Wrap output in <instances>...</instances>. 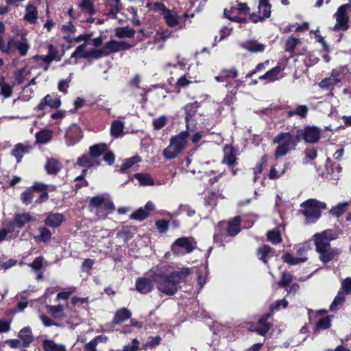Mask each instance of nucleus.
I'll use <instances>...</instances> for the list:
<instances>
[{"mask_svg":"<svg viewBox=\"0 0 351 351\" xmlns=\"http://www.w3.org/2000/svg\"><path fill=\"white\" fill-rule=\"evenodd\" d=\"M190 273L188 267L179 268L169 274L160 271L153 274V280L160 292L171 296L178 292L180 288V284L186 281Z\"/></svg>","mask_w":351,"mask_h":351,"instance_id":"nucleus-1","label":"nucleus"},{"mask_svg":"<svg viewBox=\"0 0 351 351\" xmlns=\"http://www.w3.org/2000/svg\"><path fill=\"white\" fill-rule=\"evenodd\" d=\"M274 143L278 144L275 150L276 158L286 156L291 150L294 149L299 141L290 132H281L273 140Z\"/></svg>","mask_w":351,"mask_h":351,"instance_id":"nucleus-2","label":"nucleus"},{"mask_svg":"<svg viewBox=\"0 0 351 351\" xmlns=\"http://www.w3.org/2000/svg\"><path fill=\"white\" fill-rule=\"evenodd\" d=\"M189 132L184 131L172 137L169 145L163 152L164 156L169 160L176 158L185 148Z\"/></svg>","mask_w":351,"mask_h":351,"instance_id":"nucleus-3","label":"nucleus"},{"mask_svg":"<svg viewBox=\"0 0 351 351\" xmlns=\"http://www.w3.org/2000/svg\"><path fill=\"white\" fill-rule=\"evenodd\" d=\"M304 209L302 214L306 217V221L314 223L321 215V210L326 208V204L314 199H308L301 204Z\"/></svg>","mask_w":351,"mask_h":351,"instance_id":"nucleus-4","label":"nucleus"},{"mask_svg":"<svg viewBox=\"0 0 351 351\" xmlns=\"http://www.w3.org/2000/svg\"><path fill=\"white\" fill-rule=\"evenodd\" d=\"M196 247V241L192 237H180L171 245L173 254L180 256L192 252Z\"/></svg>","mask_w":351,"mask_h":351,"instance_id":"nucleus-5","label":"nucleus"},{"mask_svg":"<svg viewBox=\"0 0 351 351\" xmlns=\"http://www.w3.org/2000/svg\"><path fill=\"white\" fill-rule=\"evenodd\" d=\"M340 232L336 229H327L313 237L315 250L331 246L330 242L338 238Z\"/></svg>","mask_w":351,"mask_h":351,"instance_id":"nucleus-6","label":"nucleus"},{"mask_svg":"<svg viewBox=\"0 0 351 351\" xmlns=\"http://www.w3.org/2000/svg\"><path fill=\"white\" fill-rule=\"evenodd\" d=\"M321 129L315 126H306L304 129L297 130L296 140L303 139L306 143L315 144L320 139Z\"/></svg>","mask_w":351,"mask_h":351,"instance_id":"nucleus-7","label":"nucleus"},{"mask_svg":"<svg viewBox=\"0 0 351 351\" xmlns=\"http://www.w3.org/2000/svg\"><path fill=\"white\" fill-rule=\"evenodd\" d=\"M351 9V4H343L339 7L337 11L334 14L336 19V24L333 28L334 30L346 31L349 28L348 11Z\"/></svg>","mask_w":351,"mask_h":351,"instance_id":"nucleus-8","label":"nucleus"},{"mask_svg":"<svg viewBox=\"0 0 351 351\" xmlns=\"http://www.w3.org/2000/svg\"><path fill=\"white\" fill-rule=\"evenodd\" d=\"M319 256V260L323 263L326 264L332 261L336 256H339L341 251V250L328 246L316 250Z\"/></svg>","mask_w":351,"mask_h":351,"instance_id":"nucleus-9","label":"nucleus"},{"mask_svg":"<svg viewBox=\"0 0 351 351\" xmlns=\"http://www.w3.org/2000/svg\"><path fill=\"white\" fill-rule=\"evenodd\" d=\"M64 137L67 146H73L82 138V132L77 125L73 124L66 130Z\"/></svg>","mask_w":351,"mask_h":351,"instance_id":"nucleus-10","label":"nucleus"},{"mask_svg":"<svg viewBox=\"0 0 351 351\" xmlns=\"http://www.w3.org/2000/svg\"><path fill=\"white\" fill-rule=\"evenodd\" d=\"M12 49H17L19 51L21 56H25L27 53V51L29 49V45L26 38H12L8 40L7 46L8 51Z\"/></svg>","mask_w":351,"mask_h":351,"instance_id":"nucleus-11","label":"nucleus"},{"mask_svg":"<svg viewBox=\"0 0 351 351\" xmlns=\"http://www.w3.org/2000/svg\"><path fill=\"white\" fill-rule=\"evenodd\" d=\"M258 8L259 15L257 16L255 14H253L251 16V19L254 23H257L270 16L271 5L269 3L268 0H260Z\"/></svg>","mask_w":351,"mask_h":351,"instance_id":"nucleus-12","label":"nucleus"},{"mask_svg":"<svg viewBox=\"0 0 351 351\" xmlns=\"http://www.w3.org/2000/svg\"><path fill=\"white\" fill-rule=\"evenodd\" d=\"M154 282L153 274L149 278H138L136 281V289L141 293H148L153 289Z\"/></svg>","mask_w":351,"mask_h":351,"instance_id":"nucleus-13","label":"nucleus"},{"mask_svg":"<svg viewBox=\"0 0 351 351\" xmlns=\"http://www.w3.org/2000/svg\"><path fill=\"white\" fill-rule=\"evenodd\" d=\"M129 45L125 42H119L115 40H111L106 43L103 47V53L107 56L110 53L117 52L128 48Z\"/></svg>","mask_w":351,"mask_h":351,"instance_id":"nucleus-14","label":"nucleus"},{"mask_svg":"<svg viewBox=\"0 0 351 351\" xmlns=\"http://www.w3.org/2000/svg\"><path fill=\"white\" fill-rule=\"evenodd\" d=\"M159 7L163 11L164 19L168 26L174 27L178 24V15L175 11L167 9L163 4H160Z\"/></svg>","mask_w":351,"mask_h":351,"instance_id":"nucleus-15","label":"nucleus"},{"mask_svg":"<svg viewBox=\"0 0 351 351\" xmlns=\"http://www.w3.org/2000/svg\"><path fill=\"white\" fill-rule=\"evenodd\" d=\"M65 220L64 216L61 213H50L45 219V223L52 228L59 227Z\"/></svg>","mask_w":351,"mask_h":351,"instance_id":"nucleus-16","label":"nucleus"},{"mask_svg":"<svg viewBox=\"0 0 351 351\" xmlns=\"http://www.w3.org/2000/svg\"><path fill=\"white\" fill-rule=\"evenodd\" d=\"M77 41L84 40V43L78 46L75 51L71 54V58H83V54L87 53V51H85V47L88 44H90L88 40H90V36L87 34L79 36L77 38Z\"/></svg>","mask_w":351,"mask_h":351,"instance_id":"nucleus-17","label":"nucleus"},{"mask_svg":"<svg viewBox=\"0 0 351 351\" xmlns=\"http://www.w3.org/2000/svg\"><path fill=\"white\" fill-rule=\"evenodd\" d=\"M104 200V197L98 195L92 197L90 201V207L91 208V211L94 212L99 219H104L106 217V213L99 214L101 204Z\"/></svg>","mask_w":351,"mask_h":351,"instance_id":"nucleus-18","label":"nucleus"},{"mask_svg":"<svg viewBox=\"0 0 351 351\" xmlns=\"http://www.w3.org/2000/svg\"><path fill=\"white\" fill-rule=\"evenodd\" d=\"M241 217L236 216L228 222L227 233L230 237H234L241 231Z\"/></svg>","mask_w":351,"mask_h":351,"instance_id":"nucleus-19","label":"nucleus"},{"mask_svg":"<svg viewBox=\"0 0 351 351\" xmlns=\"http://www.w3.org/2000/svg\"><path fill=\"white\" fill-rule=\"evenodd\" d=\"M269 315H266L260 319L256 326L251 329L252 331L256 332L258 334L264 336L270 329V324L267 322Z\"/></svg>","mask_w":351,"mask_h":351,"instance_id":"nucleus-20","label":"nucleus"},{"mask_svg":"<svg viewBox=\"0 0 351 351\" xmlns=\"http://www.w3.org/2000/svg\"><path fill=\"white\" fill-rule=\"evenodd\" d=\"M240 46L252 53L262 52L265 48L263 44L259 43L256 40H248L240 44Z\"/></svg>","mask_w":351,"mask_h":351,"instance_id":"nucleus-21","label":"nucleus"},{"mask_svg":"<svg viewBox=\"0 0 351 351\" xmlns=\"http://www.w3.org/2000/svg\"><path fill=\"white\" fill-rule=\"evenodd\" d=\"M47 49V55L41 57V59L43 62L46 63H50L53 60H60L61 56L59 53V51L55 47H53L52 45H48Z\"/></svg>","mask_w":351,"mask_h":351,"instance_id":"nucleus-22","label":"nucleus"},{"mask_svg":"<svg viewBox=\"0 0 351 351\" xmlns=\"http://www.w3.org/2000/svg\"><path fill=\"white\" fill-rule=\"evenodd\" d=\"M33 220L34 218L27 213L21 214L16 213L14 215L13 223L16 225V227L21 228L26 223Z\"/></svg>","mask_w":351,"mask_h":351,"instance_id":"nucleus-23","label":"nucleus"},{"mask_svg":"<svg viewBox=\"0 0 351 351\" xmlns=\"http://www.w3.org/2000/svg\"><path fill=\"white\" fill-rule=\"evenodd\" d=\"M45 170L49 174H57L61 169V164L55 158H50L45 166Z\"/></svg>","mask_w":351,"mask_h":351,"instance_id":"nucleus-24","label":"nucleus"},{"mask_svg":"<svg viewBox=\"0 0 351 351\" xmlns=\"http://www.w3.org/2000/svg\"><path fill=\"white\" fill-rule=\"evenodd\" d=\"M131 315V313L127 308H121L116 312L112 323L114 324H119L130 318Z\"/></svg>","mask_w":351,"mask_h":351,"instance_id":"nucleus-25","label":"nucleus"},{"mask_svg":"<svg viewBox=\"0 0 351 351\" xmlns=\"http://www.w3.org/2000/svg\"><path fill=\"white\" fill-rule=\"evenodd\" d=\"M107 151L106 143L95 144L89 148V154L93 158H97L104 154Z\"/></svg>","mask_w":351,"mask_h":351,"instance_id":"nucleus-26","label":"nucleus"},{"mask_svg":"<svg viewBox=\"0 0 351 351\" xmlns=\"http://www.w3.org/2000/svg\"><path fill=\"white\" fill-rule=\"evenodd\" d=\"M283 261L290 265H295L298 264L305 263L308 261V257L293 256L290 253L287 252L282 256Z\"/></svg>","mask_w":351,"mask_h":351,"instance_id":"nucleus-27","label":"nucleus"},{"mask_svg":"<svg viewBox=\"0 0 351 351\" xmlns=\"http://www.w3.org/2000/svg\"><path fill=\"white\" fill-rule=\"evenodd\" d=\"M282 69L280 66H276L272 69L267 71L264 75L259 77V80H267L269 82H274L278 79V75L280 74Z\"/></svg>","mask_w":351,"mask_h":351,"instance_id":"nucleus-28","label":"nucleus"},{"mask_svg":"<svg viewBox=\"0 0 351 351\" xmlns=\"http://www.w3.org/2000/svg\"><path fill=\"white\" fill-rule=\"evenodd\" d=\"M19 337L23 340V346L27 347L33 341L32 330L29 327H26L20 330Z\"/></svg>","mask_w":351,"mask_h":351,"instance_id":"nucleus-29","label":"nucleus"},{"mask_svg":"<svg viewBox=\"0 0 351 351\" xmlns=\"http://www.w3.org/2000/svg\"><path fill=\"white\" fill-rule=\"evenodd\" d=\"M289 163H285L283 167L280 168L278 170L276 169L277 165L271 167L268 177L271 180H275L279 178L280 176L284 175L289 167Z\"/></svg>","mask_w":351,"mask_h":351,"instance_id":"nucleus-30","label":"nucleus"},{"mask_svg":"<svg viewBox=\"0 0 351 351\" xmlns=\"http://www.w3.org/2000/svg\"><path fill=\"white\" fill-rule=\"evenodd\" d=\"M43 347L45 351H66L64 346L57 344L52 340H45Z\"/></svg>","mask_w":351,"mask_h":351,"instance_id":"nucleus-31","label":"nucleus"},{"mask_svg":"<svg viewBox=\"0 0 351 351\" xmlns=\"http://www.w3.org/2000/svg\"><path fill=\"white\" fill-rule=\"evenodd\" d=\"M26 13L24 19L31 24H34L38 19V12L36 7L27 5L26 7Z\"/></svg>","mask_w":351,"mask_h":351,"instance_id":"nucleus-32","label":"nucleus"},{"mask_svg":"<svg viewBox=\"0 0 351 351\" xmlns=\"http://www.w3.org/2000/svg\"><path fill=\"white\" fill-rule=\"evenodd\" d=\"M95 1V0H82V1L78 4V7L82 12H86L90 16L93 15L95 13V10L93 8Z\"/></svg>","mask_w":351,"mask_h":351,"instance_id":"nucleus-33","label":"nucleus"},{"mask_svg":"<svg viewBox=\"0 0 351 351\" xmlns=\"http://www.w3.org/2000/svg\"><path fill=\"white\" fill-rule=\"evenodd\" d=\"M95 164V160L90 155L84 154L82 156L77 159L76 165L79 167L90 168L93 167Z\"/></svg>","mask_w":351,"mask_h":351,"instance_id":"nucleus-34","label":"nucleus"},{"mask_svg":"<svg viewBox=\"0 0 351 351\" xmlns=\"http://www.w3.org/2000/svg\"><path fill=\"white\" fill-rule=\"evenodd\" d=\"M340 82V79L335 75H330L328 78L322 80L319 86L322 88L331 89L335 85Z\"/></svg>","mask_w":351,"mask_h":351,"instance_id":"nucleus-35","label":"nucleus"},{"mask_svg":"<svg viewBox=\"0 0 351 351\" xmlns=\"http://www.w3.org/2000/svg\"><path fill=\"white\" fill-rule=\"evenodd\" d=\"M13 93V86L7 84L4 81V78L0 79V95L4 98L7 99L10 97Z\"/></svg>","mask_w":351,"mask_h":351,"instance_id":"nucleus-36","label":"nucleus"},{"mask_svg":"<svg viewBox=\"0 0 351 351\" xmlns=\"http://www.w3.org/2000/svg\"><path fill=\"white\" fill-rule=\"evenodd\" d=\"M135 31L129 27H118L115 29V36L119 38H132Z\"/></svg>","mask_w":351,"mask_h":351,"instance_id":"nucleus-37","label":"nucleus"},{"mask_svg":"<svg viewBox=\"0 0 351 351\" xmlns=\"http://www.w3.org/2000/svg\"><path fill=\"white\" fill-rule=\"evenodd\" d=\"M134 178L138 181L141 186H152L154 184L153 179L149 174L136 173L134 175Z\"/></svg>","mask_w":351,"mask_h":351,"instance_id":"nucleus-38","label":"nucleus"},{"mask_svg":"<svg viewBox=\"0 0 351 351\" xmlns=\"http://www.w3.org/2000/svg\"><path fill=\"white\" fill-rule=\"evenodd\" d=\"M62 30L64 33V38L69 42H71V40L74 38L72 35L75 32V27L73 25V23L69 21L67 24L63 25L62 27Z\"/></svg>","mask_w":351,"mask_h":351,"instance_id":"nucleus-39","label":"nucleus"},{"mask_svg":"<svg viewBox=\"0 0 351 351\" xmlns=\"http://www.w3.org/2000/svg\"><path fill=\"white\" fill-rule=\"evenodd\" d=\"M123 128L124 125L123 122L118 120L114 121L110 127L111 135L114 137H119L123 134Z\"/></svg>","mask_w":351,"mask_h":351,"instance_id":"nucleus-40","label":"nucleus"},{"mask_svg":"<svg viewBox=\"0 0 351 351\" xmlns=\"http://www.w3.org/2000/svg\"><path fill=\"white\" fill-rule=\"evenodd\" d=\"M224 161L229 165H232L236 161L234 150L231 146L226 145L224 148Z\"/></svg>","mask_w":351,"mask_h":351,"instance_id":"nucleus-41","label":"nucleus"},{"mask_svg":"<svg viewBox=\"0 0 351 351\" xmlns=\"http://www.w3.org/2000/svg\"><path fill=\"white\" fill-rule=\"evenodd\" d=\"M39 234L36 238L40 241L47 243L51 239L52 233L51 231L45 227H40L38 229Z\"/></svg>","mask_w":351,"mask_h":351,"instance_id":"nucleus-42","label":"nucleus"},{"mask_svg":"<svg viewBox=\"0 0 351 351\" xmlns=\"http://www.w3.org/2000/svg\"><path fill=\"white\" fill-rule=\"evenodd\" d=\"M51 132L47 130L40 131L37 132L36 134V141L39 143L43 144L49 142L51 140Z\"/></svg>","mask_w":351,"mask_h":351,"instance_id":"nucleus-43","label":"nucleus"},{"mask_svg":"<svg viewBox=\"0 0 351 351\" xmlns=\"http://www.w3.org/2000/svg\"><path fill=\"white\" fill-rule=\"evenodd\" d=\"M331 326V317L326 316L322 319H320L315 326V331L318 332L321 330H326L330 327Z\"/></svg>","mask_w":351,"mask_h":351,"instance_id":"nucleus-44","label":"nucleus"},{"mask_svg":"<svg viewBox=\"0 0 351 351\" xmlns=\"http://www.w3.org/2000/svg\"><path fill=\"white\" fill-rule=\"evenodd\" d=\"M267 237L272 244L276 245L281 242V235L278 230H269L267 233Z\"/></svg>","mask_w":351,"mask_h":351,"instance_id":"nucleus-45","label":"nucleus"},{"mask_svg":"<svg viewBox=\"0 0 351 351\" xmlns=\"http://www.w3.org/2000/svg\"><path fill=\"white\" fill-rule=\"evenodd\" d=\"M308 112V108L305 105H301L298 106L295 110H292L288 112V117H291L293 115H298L302 118L306 117Z\"/></svg>","mask_w":351,"mask_h":351,"instance_id":"nucleus-46","label":"nucleus"},{"mask_svg":"<svg viewBox=\"0 0 351 351\" xmlns=\"http://www.w3.org/2000/svg\"><path fill=\"white\" fill-rule=\"evenodd\" d=\"M141 161V158L138 156H134L132 158H128L124 160L121 167V171L125 172L128 169L131 167L133 165Z\"/></svg>","mask_w":351,"mask_h":351,"instance_id":"nucleus-47","label":"nucleus"},{"mask_svg":"<svg viewBox=\"0 0 351 351\" xmlns=\"http://www.w3.org/2000/svg\"><path fill=\"white\" fill-rule=\"evenodd\" d=\"M347 206V202L340 203L337 206L332 207L330 210V213L335 217H339L346 211Z\"/></svg>","mask_w":351,"mask_h":351,"instance_id":"nucleus-48","label":"nucleus"},{"mask_svg":"<svg viewBox=\"0 0 351 351\" xmlns=\"http://www.w3.org/2000/svg\"><path fill=\"white\" fill-rule=\"evenodd\" d=\"M346 293L343 291H339L335 298L332 304L330 305V309L331 311H335L337 306L342 304L345 301L346 298Z\"/></svg>","mask_w":351,"mask_h":351,"instance_id":"nucleus-49","label":"nucleus"},{"mask_svg":"<svg viewBox=\"0 0 351 351\" xmlns=\"http://www.w3.org/2000/svg\"><path fill=\"white\" fill-rule=\"evenodd\" d=\"M45 258L43 256L36 257L32 263H29L28 266L30 267L34 271L38 272L43 267Z\"/></svg>","mask_w":351,"mask_h":351,"instance_id":"nucleus-50","label":"nucleus"},{"mask_svg":"<svg viewBox=\"0 0 351 351\" xmlns=\"http://www.w3.org/2000/svg\"><path fill=\"white\" fill-rule=\"evenodd\" d=\"M25 147L21 143L17 144L13 149L12 156L16 158L18 163L21 162L23 155L25 153Z\"/></svg>","mask_w":351,"mask_h":351,"instance_id":"nucleus-51","label":"nucleus"},{"mask_svg":"<svg viewBox=\"0 0 351 351\" xmlns=\"http://www.w3.org/2000/svg\"><path fill=\"white\" fill-rule=\"evenodd\" d=\"M148 215H149L147 211H146L143 208H140L131 215L130 219L137 221H142L147 218Z\"/></svg>","mask_w":351,"mask_h":351,"instance_id":"nucleus-52","label":"nucleus"},{"mask_svg":"<svg viewBox=\"0 0 351 351\" xmlns=\"http://www.w3.org/2000/svg\"><path fill=\"white\" fill-rule=\"evenodd\" d=\"M305 158L303 160V164L307 165L308 163V160H313L315 159L317 156V149L315 148H309L306 149L304 151Z\"/></svg>","mask_w":351,"mask_h":351,"instance_id":"nucleus-53","label":"nucleus"},{"mask_svg":"<svg viewBox=\"0 0 351 351\" xmlns=\"http://www.w3.org/2000/svg\"><path fill=\"white\" fill-rule=\"evenodd\" d=\"M21 199L25 204H29L32 202L33 199L32 189H27L23 193H22L21 195Z\"/></svg>","mask_w":351,"mask_h":351,"instance_id":"nucleus-54","label":"nucleus"},{"mask_svg":"<svg viewBox=\"0 0 351 351\" xmlns=\"http://www.w3.org/2000/svg\"><path fill=\"white\" fill-rule=\"evenodd\" d=\"M161 338L159 336L150 337L149 340L143 345V349L147 350V348H153L160 344Z\"/></svg>","mask_w":351,"mask_h":351,"instance_id":"nucleus-55","label":"nucleus"},{"mask_svg":"<svg viewBox=\"0 0 351 351\" xmlns=\"http://www.w3.org/2000/svg\"><path fill=\"white\" fill-rule=\"evenodd\" d=\"M311 250V245L308 243H302L297 250L296 255L298 257H307L308 252Z\"/></svg>","mask_w":351,"mask_h":351,"instance_id":"nucleus-56","label":"nucleus"},{"mask_svg":"<svg viewBox=\"0 0 351 351\" xmlns=\"http://www.w3.org/2000/svg\"><path fill=\"white\" fill-rule=\"evenodd\" d=\"M156 226L160 233H165L169 230V221L161 219L156 221Z\"/></svg>","mask_w":351,"mask_h":351,"instance_id":"nucleus-57","label":"nucleus"},{"mask_svg":"<svg viewBox=\"0 0 351 351\" xmlns=\"http://www.w3.org/2000/svg\"><path fill=\"white\" fill-rule=\"evenodd\" d=\"M71 75H72V73H70L69 77H67L65 80H61L59 82L58 88L60 91H61L64 93H67V88H68L69 83L71 82Z\"/></svg>","mask_w":351,"mask_h":351,"instance_id":"nucleus-58","label":"nucleus"},{"mask_svg":"<svg viewBox=\"0 0 351 351\" xmlns=\"http://www.w3.org/2000/svg\"><path fill=\"white\" fill-rule=\"evenodd\" d=\"M103 48L99 50L92 49L90 50L87 51V53L83 54L84 58H99L101 56H104V53H103Z\"/></svg>","mask_w":351,"mask_h":351,"instance_id":"nucleus-59","label":"nucleus"},{"mask_svg":"<svg viewBox=\"0 0 351 351\" xmlns=\"http://www.w3.org/2000/svg\"><path fill=\"white\" fill-rule=\"evenodd\" d=\"M300 40L295 38H289L285 45V50L287 51L293 53L295 47L299 43Z\"/></svg>","mask_w":351,"mask_h":351,"instance_id":"nucleus-60","label":"nucleus"},{"mask_svg":"<svg viewBox=\"0 0 351 351\" xmlns=\"http://www.w3.org/2000/svg\"><path fill=\"white\" fill-rule=\"evenodd\" d=\"M166 123L167 117L165 116H160L153 120V126L155 130H160L165 125Z\"/></svg>","mask_w":351,"mask_h":351,"instance_id":"nucleus-61","label":"nucleus"},{"mask_svg":"<svg viewBox=\"0 0 351 351\" xmlns=\"http://www.w3.org/2000/svg\"><path fill=\"white\" fill-rule=\"evenodd\" d=\"M271 248L267 245H263V247L258 249V255L260 256V259L262 260L264 263L267 262L266 256L270 252Z\"/></svg>","mask_w":351,"mask_h":351,"instance_id":"nucleus-62","label":"nucleus"},{"mask_svg":"<svg viewBox=\"0 0 351 351\" xmlns=\"http://www.w3.org/2000/svg\"><path fill=\"white\" fill-rule=\"evenodd\" d=\"M139 341L137 339H134L132 345H126L123 346L122 351H138L139 350Z\"/></svg>","mask_w":351,"mask_h":351,"instance_id":"nucleus-63","label":"nucleus"},{"mask_svg":"<svg viewBox=\"0 0 351 351\" xmlns=\"http://www.w3.org/2000/svg\"><path fill=\"white\" fill-rule=\"evenodd\" d=\"M341 289L347 294L351 293V278H346L341 282Z\"/></svg>","mask_w":351,"mask_h":351,"instance_id":"nucleus-64","label":"nucleus"}]
</instances>
